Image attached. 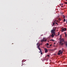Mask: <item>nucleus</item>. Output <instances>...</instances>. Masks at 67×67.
<instances>
[{"instance_id":"nucleus-6","label":"nucleus","mask_w":67,"mask_h":67,"mask_svg":"<svg viewBox=\"0 0 67 67\" xmlns=\"http://www.w3.org/2000/svg\"><path fill=\"white\" fill-rule=\"evenodd\" d=\"M66 31V28H64L62 29V32H63V31Z\"/></svg>"},{"instance_id":"nucleus-8","label":"nucleus","mask_w":67,"mask_h":67,"mask_svg":"<svg viewBox=\"0 0 67 67\" xmlns=\"http://www.w3.org/2000/svg\"><path fill=\"white\" fill-rule=\"evenodd\" d=\"M55 22H58V20L56 21V20H55V21H54V22L53 23V25H54L55 24Z\"/></svg>"},{"instance_id":"nucleus-4","label":"nucleus","mask_w":67,"mask_h":67,"mask_svg":"<svg viewBox=\"0 0 67 67\" xmlns=\"http://www.w3.org/2000/svg\"><path fill=\"white\" fill-rule=\"evenodd\" d=\"M46 39L45 38H43V40H42L41 41V42H46Z\"/></svg>"},{"instance_id":"nucleus-25","label":"nucleus","mask_w":67,"mask_h":67,"mask_svg":"<svg viewBox=\"0 0 67 67\" xmlns=\"http://www.w3.org/2000/svg\"><path fill=\"white\" fill-rule=\"evenodd\" d=\"M48 47V48H49V47Z\"/></svg>"},{"instance_id":"nucleus-9","label":"nucleus","mask_w":67,"mask_h":67,"mask_svg":"<svg viewBox=\"0 0 67 67\" xmlns=\"http://www.w3.org/2000/svg\"><path fill=\"white\" fill-rule=\"evenodd\" d=\"M56 27H53V30H54V31H55V30H56Z\"/></svg>"},{"instance_id":"nucleus-1","label":"nucleus","mask_w":67,"mask_h":67,"mask_svg":"<svg viewBox=\"0 0 67 67\" xmlns=\"http://www.w3.org/2000/svg\"><path fill=\"white\" fill-rule=\"evenodd\" d=\"M61 36H60V44L61 45H63L64 44V43H63V42H65L64 40L63 39H61Z\"/></svg>"},{"instance_id":"nucleus-19","label":"nucleus","mask_w":67,"mask_h":67,"mask_svg":"<svg viewBox=\"0 0 67 67\" xmlns=\"http://www.w3.org/2000/svg\"><path fill=\"white\" fill-rule=\"evenodd\" d=\"M24 66V65H23V64L22 65V66Z\"/></svg>"},{"instance_id":"nucleus-3","label":"nucleus","mask_w":67,"mask_h":67,"mask_svg":"<svg viewBox=\"0 0 67 67\" xmlns=\"http://www.w3.org/2000/svg\"><path fill=\"white\" fill-rule=\"evenodd\" d=\"M63 53V51H61V50H59L58 52V54L59 55L60 54H62Z\"/></svg>"},{"instance_id":"nucleus-10","label":"nucleus","mask_w":67,"mask_h":67,"mask_svg":"<svg viewBox=\"0 0 67 67\" xmlns=\"http://www.w3.org/2000/svg\"><path fill=\"white\" fill-rule=\"evenodd\" d=\"M51 36L52 37H54V35L52 34L51 35Z\"/></svg>"},{"instance_id":"nucleus-17","label":"nucleus","mask_w":67,"mask_h":67,"mask_svg":"<svg viewBox=\"0 0 67 67\" xmlns=\"http://www.w3.org/2000/svg\"><path fill=\"white\" fill-rule=\"evenodd\" d=\"M42 54H43V53H42V52H41V55H42Z\"/></svg>"},{"instance_id":"nucleus-12","label":"nucleus","mask_w":67,"mask_h":67,"mask_svg":"<svg viewBox=\"0 0 67 67\" xmlns=\"http://www.w3.org/2000/svg\"><path fill=\"white\" fill-rule=\"evenodd\" d=\"M50 41H53V42H54V40H50Z\"/></svg>"},{"instance_id":"nucleus-21","label":"nucleus","mask_w":67,"mask_h":67,"mask_svg":"<svg viewBox=\"0 0 67 67\" xmlns=\"http://www.w3.org/2000/svg\"><path fill=\"white\" fill-rule=\"evenodd\" d=\"M65 4H67V3L66 2H65Z\"/></svg>"},{"instance_id":"nucleus-11","label":"nucleus","mask_w":67,"mask_h":67,"mask_svg":"<svg viewBox=\"0 0 67 67\" xmlns=\"http://www.w3.org/2000/svg\"><path fill=\"white\" fill-rule=\"evenodd\" d=\"M64 33L65 34V37H66V36H67V34H66V32H64Z\"/></svg>"},{"instance_id":"nucleus-28","label":"nucleus","mask_w":67,"mask_h":67,"mask_svg":"<svg viewBox=\"0 0 67 67\" xmlns=\"http://www.w3.org/2000/svg\"><path fill=\"white\" fill-rule=\"evenodd\" d=\"M61 4L63 5V4Z\"/></svg>"},{"instance_id":"nucleus-16","label":"nucleus","mask_w":67,"mask_h":67,"mask_svg":"<svg viewBox=\"0 0 67 67\" xmlns=\"http://www.w3.org/2000/svg\"><path fill=\"white\" fill-rule=\"evenodd\" d=\"M47 46H48V43H47Z\"/></svg>"},{"instance_id":"nucleus-13","label":"nucleus","mask_w":67,"mask_h":67,"mask_svg":"<svg viewBox=\"0 0 67 67\" xmlns=\"http://www.w3.org/2000/svg\"><path fill=\"white\" fill-rule=\"evenodd\" d=\"M55 24H57V25H58V24H57V22L56 23V22H55Z\"/></svg>"},{"instance_id":"nucleus-20","label":"nucleus","mask_w":67,"mask_h":67,"mask_svg":"<svg viewBox=\"0 0 67 67\" xmlns=\"http://www.w3.org/2000/svg\"><path fill=\"white\" fill-rule=\"evenodd\" d=\"M63 18H65V16H64V15H63Z\"/></svg>"},{"instance_id":"nucleus-18","label":"nucleus","mask_w":67,"mask_h":67,"mask_svg":"<svg viewBox=\"0 0 67 67\" xmlns=\"http://www.w3.org/2000/svg\"><path fill=\"white\" fill-rule=\"evenodd\" d=\"M59 35V32L58 33V35Z\"/></svg>"},{"instance_id":"nucleus-30","label":"nucleus","mask_w":67,"mask_h":67,"mask_svg":"<svg viewBox=\"0 0 67 67\" xmlns=\"http://www.w3.org/2000/svg\"><path fill=\"white\" fill-rule=\"evenodd\" d=\"M66 1H67V0H66Z\"/></svg>"},{"instance_id":"nucleus-14","label":"nucleus","mask_w":67,"mask_h":67,"mask_svg":"<svg viewBox=\"0 0 67 67\" xmlns=\"http://www.w3.org/2000/svg\"><path fill=\"white\" fill-rule=\"evenodd\" d=\"M58 20H59V21H60L61 20H60V18H59L58 19Z\"/></svg>"},{"instance_id":"nucleus-27","label":"nucleus","mask_w":67,"mask_h":67,"mask_svg":"<svg viewBox=\"0 0 67 67\" xmlns=\"http://www.w3.org/2000/svg\"><path fill=\"white\" fill-rule=\"evenodd\" d=\"M41 45H42V44L41 43Z\"/></svg>"},{"instance_id":"nucleus-23","label":"nucleus","mask_w":67,"mask_h":67,"mask_svg":"<svg viewBox=\"0 0 67 67\" xmlns=\"http://www.w3.org/2000/svg\"><path fill=\"white\" fill-rule=\"evenodd\" d=\"M47 56L49 57V55H47Z\"/></svg>"},{"instance_id":"nucleus-24","label":"nucleus","mask_w":67,"mask_h":67,"mask_svg":"<svg viewBox=\"0 0 67 67\" xmlns=\"http://www.w3.org/2000/svg\"><path fill=\"white\" fill-rule=\"evenodd\" d=\"M52 46V45H50V46Z\"/></svg>"},{"instance_id":"nucleus-29","label":"nucleus","mask_w":67,"mask_h":67,"mask_svg":"<svg viewBox=\"0 0 67 67\" xmlns=\"http://www.w3.org/2000/svg\"><path fill=\"white\" fill-rule=\"evenodd\" d=\"M66 23H67V21H66Z\"/></svg>"},{"instance_id":"nucleus-26","label":"nucleus","mask_w":67,"mask_h":67,"mask_svg":"<svg viewBox=\"0 0 67 67\" xmlns=\"http://www.w3.org/2000/svg\"><path fill=\"white\" fill-rule=\"evenodd\" d=\"M61 7H63V6H62Z\"/></svg>"},{"instance_id":"nucleus-2","label":"nucleus","mask_w":67,"mask_h":67,"mask_svg":"<svg viewBox=\"0 0 67 67\" xmlns=\"http://www.w3.org/2000/svg\"><path fill=\"white\" fill-rule=\"evenodd\" d=\"M41 44H39V43H38L36 44V45L37 46V48H38V49L40 51V52H39V53H41V52H42V50H41V49L40 48V45Z\"/></svg>"},{"instance_id":"nucleus-7","label":"nucleus","mask_w":67,"mask_h":67,"mask_svg":"<svg viewBox=\"0 0 67 67\" xmlns=\"http://www.w3.org/2000/svg\"><path fill=\"white\" fill-rule=\"evenodd\" d=\"M44 49L45 53H47V52H48V51H47V49L45 48Z\"/></svg>"},{"instance_id":"nucleus-15","label":"nucleus","mask_w":67,"mask_h":67,"mask_svg":"<svg viewBox=\"0 0 67 67\" xmlns=\"http://www.w3.org/2000/svg\"><path fill=\"white\" fill-rule=\"evenodd\" d=\"M64 22H65V19H64Z\"/></svg>"},{"instance_id":"nucleus-22","label":"nucleus","mask_w":67,"mask_h":67,"mask_svg":"<svg viewBox=\"0 0 67 67\" xmlns=\"http://www.w3.org/2000/svg\"><path fill=\"white\" fill-rule=\"evenodd\" d=\"M54 34V35H55V33H54V34Z\"/></svg>"},{"instance_id":"nucleus-5","label":"nucleus","mask_w":67,"mask_h":67,"mask_svg":"<svg viewBox=\"0 0 67 67\" xmlns=\"http://www.w3.org/2000/svg\"><path fill=\"white\" fill-rule=\"evenodd\" d=\"M55 31H54V30H53V29H52V30L51 31V32L52 33V34H54V33H55Z\"/></svg>"}]
</instances>
